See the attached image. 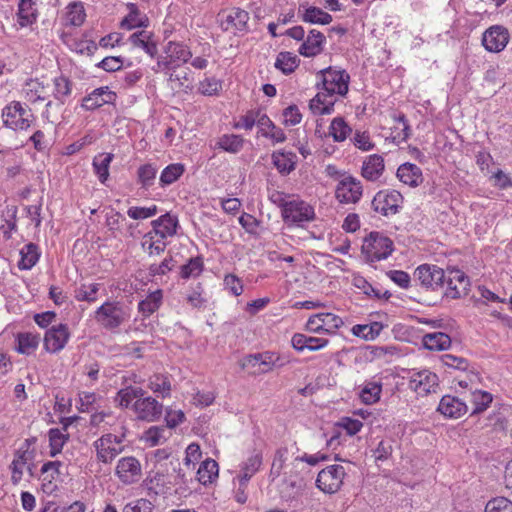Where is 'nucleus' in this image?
<instances>
[{
	"label": "nucleus",
	"mask_w": 512,
	"mask_h": 512,
	"mask_svg": "<svg viewBox=\"0 0 512 512\" xmlns=\"http://www.w3.org/2000/svg\"><path fill=\"white\" fill-rule=\"evenodd\" d=\"M398 179L410 186L417 187L423 182V175L421 169L413 163H403L397 169Z\"/></svg>",
	"instance_id": "nucleus-26"
},
{
	"label": "nucleus",
	"mask_w": 512,
	"mask_h": 512,
	"mask_svg": "<svg viewBox=\"0 0 512 512\" xmlns=\"http://www.w3.org/2000/svg\"><path fill=\"white\" fill-rule=\"evenodd\" d=\"M249 20V14L240 8H232L226 15V31L234 29L236 31H244Z\"/></svg>",
	"instance_id": "nucleus-36"
},
{
	"label": "nucleus",
	"mask_w": 512,
	"mask_h": 512,
	"mask_svg": "<svg viewBox=\"0 0 512 512\" xmlns=\"http://www.w3.org/2000/svg\"><path fill=\"white\" fill-rule=\"evenodd\" d=\"M282 215L286 221L304 222L313 220L315 212L308 203L302 200H293L284 204Z\"/></svg>",
	"instance_id": "nucleus-19"
},
{
	"label": "nucleus",
	"mask_w": 512,
	"mask_h": 512,
	"mask_svg": "<svg viewBox=\"0 0 512 512\" xmlns=\"http://www.w3.org/2000/svg\"><path fill=\"white\" fill-rule=\"evenodd\" d=\"M48 435L50 456L54 457L61 452L64 444L68 439V436L58 428L50 429Z\"/></svg>",
	"instance_id": "nucleus-48"
},
{
	"label": "nucleus",
	"mask_w": 512,
	"mask_h": 512,
	"mask_svg": "<svg viewBox=\"0 0 512 512\" xmlns=\"http://www.w3.org/2000/svg\"><path fill=\"white\" fill-rule=\"evenodd\" d=\"M123 512H154V505L150 500L140 498L126 504Z\"/></svg>",
	"instance_id": "nucleus-61"
},
{
	"label": "nucleus",
	"mask_w": 512,
	"mask_h": 512,
	"mask_svg": "<svg viewBox=\"0 0 512 512\" xmlns=\"http://www.w3.org/2000/svg\"><path fill=\"white\" fill-rule=\"evenodd\" d=\"M441 362L446 367H449V368H452L455 370H460V371H465L469 367V362L467 359H465L463 357H458V356H455L452 354L442 355Z\"/></svg>",
	"instance_id": "nucleus-58"
},
{
	"label": "nucleus",
	"mask_w": 512,
	"mask_h": 512,
	"mask_svg": "<svg viewBox=\"0 0 512 512\" xmlns=\"http://www.w3.org/2000/svg\"><path fill=\"white\" fill-rule=\"evenodd\" d=\"M450 344L449 335L443 332L428 333L423 336V345L428 350H445Z\"/></svg>",
	"instance_id": "nucleus-39"
},
{
	"label": "nucleus",
	"mask_w": 512,
	"mask_h": 512,
	"mask_svg": "<svg viewBox=\"0 0 512 512\" xmlns=\"http://www.w3.org/2000/svg\"><path fill=\"white\" fill-rule=\"evenodd\" d=\"M174 265H175V263H174V260L172 257L165 258L159 264H151L148 269L149 274L151 276L165 275L173 269Z\"/></svg>",
	"instance_id": "nucleus-63"
},
{
	"label": "nucleus",
	"mask_w": 512,
	"mask_h": 512,
	"mask_svg": "<svg viewBox=\"0 0 512 512\" xmlns=\"http://www.w3.org/2000/svg\"><path fill=\"white\" fill-rule=\"evenodd\" d=\"M362 250L369 256L371 261H380L386 259L392 253L393 242L378 232H371L365 238Z\"/></svg>",
	"instance_id": "nucleus-8"
},
{
	"label": "nucleus",
	"mask_w": 512,
	"mask_h": 512,
	"mask_svg": "<svg viewBox=\"0 0 512 512\" xmlns=\"http://www.w3.org/2000/svg\"><path fill=\"white\" fill-rule=\"evenodd\" d=\"M298 13L302 21L310 24L328 25L332 22V16L319 7L301 5Z\"/></svg>",
	"instance_id": "nucleus-28"
},
{
	"label": "nucleus",
	"mask_w": 512,
	"mask_h": 512,
	"mask_svg": "<svg viewBox=\"0 0 512 512\" xmlns=\"http://www.w3.org/2000/svg\"><path fill=\"white\" fill-rule=\"evenodd\" d=\"M299 63L300 59L297 55L292 52L283 51L277 55L274 66L282 73L289 75L295 71Z\"/></svg>",
	"instance_id": "nucleus-38"
},
{
	"label": "nucleus",
	"mask_w": 512,
	"mask_h": 512,
	"mask_svg": "<svg viewBox=\"0 0 512 512\" xmlns=\"http://www.w3.org/2000/svg\"><path fill=\"white\" fill-rule=\"evenodd\" d=\"M35 451L30 449L29 440L25 442L15 451L13 460L9 465L11 471V482L13 485H18L24 475L26 466L34 460Z\"/></svg>",
	"instance_id": "nucleus-9"
},
{
	"label": "nucleus",
	"mask_w": 512,
	"mask_h": 512,
	"mask_svg": "<svg viewBox=\"0 0 512 512\" xmlns=\"http://www.w3.org/2000/svg\"><path fill=\"white\" fill-rule=\"evenodd\" d=\"M148 388L158 397L170 396L172 385L170 376L162 373H155L148 379Z\"/></svg>",
	"instance_id": "nucleus-30"
},
{
	"label": "nucleus",
	"mask_w": 512,
	"mask_h": 512,
	"mask_svg": "<svg viewBox=\"0 0 512 512\" xmlns=\"http://www.w3.org/2000/svg\"><path fill=\"white\" fill-rule=\"evenodd\" d=\"M2 119L4 126L7 128L26 130L32 125L34 115L26 104L12 101L3 108Z\"/></svg>",
	"instance_id": "nucleus-3"
},
{
	"label": "nucleus",
	"mask_w": 512,
	"mask_h": 512,
	"mask_svg": "<svg viewBox=\"0 0 512 512\" xmlns=\"http://www.w3.org/2000/svg\"><path fill=\"white\" fill-rule=\"evenodd\" d=\"M124 435L118 436L112 433L102 435L94 442L97 460L108 464L111 463L124 449Z\"/></svg>",
	"instance_id": "nucleus-5"
},
{
	"label": "nucleus",
	"mask_w": 512,
	"mask_h": 512,
	"mask_svg": "<svg viewBox=\"0 0 512 512\" xmlns=\"http://www.w3.org/2000/svg\"><path fill=\"white\" fill-rule=\"evenodd\" d=\"M493 400L492 395L486 391H475L472 394V415L485 411Z\"/></svg>",
	"instance_id": "nucleus-50"
},
{
	"label": "nucleus",
	"mask_w": 512,
	"mask_h": 512,
	"mask_svg": "<svg viewBox=\"0 0 512 512\" xmlns=\"http://www.w3.org/2000/svg\"><path fill=\"white\" fill-rule=\"evenodd\" d=\"M165 431L162 426H152L144 432L142 440L151 447L157 446L166 440Z\"/></svg>",
	"instance_id": "nucleus-51"
},
{
	"label": "nucleus",
	"mask_w": 512,
	"mask_h": 512,
	"mask_svg": "<svg viewBox=\"0 0 512 512\" xmlns=\"http://www.w3.org/2000/svg\"><path fill=\"white\" fill-rule=\"evenodd\" d=\"M202 458V452L200 446L197 443H191L186 448V456L184 458V466L187 469L194 470L195 465Z\"/></svg>",
	"instance_id": "nucleus-57"
},
{
	"label": "nucleus",
	"mask_w": 512,
	"mask_h": 512,
	"mask_svg": "<svg viewBox=\"0 0 512 512\" xmlns=\"http://www.w3.org/2000/svg\"><path fill=\"white\" fill-rule=\"evenodd\" d=\"M116 100V93L109 90L107 86L94 89L82 100V108L95 110L104 104H112Z\"/></svg>",
	"instance_id": "nucleus-22"
},
{
	"label": "nucleus",
	"mask_w": 512,
	"mask_h": 512,
	"mask_svg": "<svg viewBox=\"0 0 512 512\" xmlns=\"http://www.w3.org/2000/svg\"><path fill=\"white\" fill-rule=\"evenodd\" d=\"M66 21L72 26H80L85 19L84 7L81 4L73 3L67 7Z\"/></svg>",
	"instance_id": "nucleus-54"
},
{
	"label": "nucleus",
	"mask_w": 512,
	"mask_h": 512,
	"mask_svg": "<svg viewBox=\"0 0 512 512\" xmlns=\"http://www.w3.org/2000/svg\"><path fill=\"white\" fill-rule=\"evenodd\" d=\"M115 474L123 484H134L141 478V464L139 460L133 456L122 457L117 462Z\"/></svg>",
	"instance_id": "nucleus-11"
},
{
	"label": "nucleus",
	"mask_w": 512,
	"mask_h": 512,
	"mask_svg": "<svg viewBox=\"0 0 512 512\" xmlns=\"http://www.w3.org/2000/svg\"><path fill=\"white\" fill-rule=\"evenodd\" d=\"M395 125L393 126L392 135L394 139H398L400 141H405L408 139L410 133V127L407 123L404 114L394 115L393 116Z\"/></svg>",
	"instance_id": "nucleus-53"
},
{
	"label": "nucleus",
	"mask_w": 512,
	"mask_h": 512,
	"mask_svg": "<svg viewBox=\"0 0 512 512\" xmlns=\"http://www.w3.org/2000/svg\"><path fill=\"white\" fill-rule=\"evenodd\" d=\"M37 19V9L33 0H19L17 22L21 27L32 25Z\"/></svg>",
	"instance_id": "nucleus-33"
},
{
	"label": "nucleus",
	"mask_w": 512,
	"mask_h": 512,
	"mask_svg": "<svg viewBox=\"0 0 512 512\" xmlns=\"http://www.w3.org/2000/svg\"><path fill=\"white\" fill-rule=\"evenodd\" d=\"M129 41L134 47L141 48L151 57H155L158 53L157 45L153 40L151 32L146 30L135 32L130 35Z\"/></svg>",
	"instance_id": "nucleus-29"
},
{
	"label": "nucleus",
	"mask_w": 512,
	"mask_h": 512,
	"mask_svg": "<svg viewBox=\"0 0 512 512\" xmlns=\"http://www.w3.org/2000/svg\"><path fill=\"white\" fill-rule=\"evenodd\" d=\"M414 277L422 287L435 290L443 285L445 272L436 265L423 264L415 270Z\"/></svg>",
	"instance_id": "nucleus-13"
},
{
	"label": "nucleus",
	"mask_w": 512,
	"mask_h": 512,
	"mask_svg": "<svg viewBox=\"0 0 512 512\" xmlns=\"http://www.w3.org/2000/svg\"><path fill=\"white\" fill-rule=\"evenodd\" d=\"M218 476V464L212 459L202 461L196 471V479L203 485L212 483Z\"/></svg>",
	"instance_id": "nucleus-37"
},
{
	"label": "nucleus",
	"mask_w": 512,
	"mask_h": 512,
	"mask_svg": "<svg viewBox=\"0 0 512 512\" xmlns=\"http://www.w3.org/2000/svg\"><path fill=\"white\" fill-rule=\"evenodd\" d=\"M157 207L155 205L151 207H130L127 214L134 220H144L149 217L156 215Z\"/></svg>",
	"instance_id": "nucleus-62"
},
{
	"label": "nucleus",
	"mask_w": 512,
	"mask_h": 512,
	"mask_svg": "<svg viewBox=\"0 0 512 512\" xmlns=\"http://www.w3.org/2000/svg\"><path fill=\"white\" fill-rule=\"evenodd\" d=\"M132 408L137 419L146 422L158 421L163 413V405L151 396L137 399Z\"/></svg>",
	"instance_id": "nucleus-15"
},
{
	"label": "nucleus",
	"mask_w": 512,
	"mask_h": 512,
	"mask_svg": "<svg viewBox=\"0 0 512 512\" xmlns=\"http://www.w3.org/2000/svg\"><path fill=\"white\" fill-rule=\"evenodd\" d=\"M288 449L286 447L279 448L274 455V459L271 465L270 475L278 477L284 467L287 460Z\"/></svg>",
	"instance_id": "nucleus-59"
},
{
	"label": "nucleus",
	"mask_w": 512,
	"mask_h": 512,
	"mask_svg": "<svg viewBox=\"0 0 512 512\" xmlns=\"http://www.w3.org/2000/svg\"><path fill=\"white\" fill-rule=\"evenodd\" d=\"M241 203L237 198L226 199V222L238 221L239 224H251L252 220L254 224H258V221L251 215L244 212H240Z\"/></svg>",
	"instance_id": "nucleus-32"
},
{
	"label": "nucleus",
	"mask_w": 512,
	"mask_h": 512,
	"mask_svg": "<svg viewBox=\"0 0 512 512\" xmlns=\"http://www.w3.org/2000/svg\"><path fill=\"white\" fill-rule=\"evenodd\" d=\"M382 385L378 382L367 383L360 392V398L365 404H374L380 399Z\"/></svg>",
	"instance_id": "nucleus-47"
},
{
	"label": "nucleus",
	"mask_w": 512,
	"mask_h": 512,
	"mask_svg": "<svg viewBox=\"0 0 512 512\" xmlns=\"http://www.w3.org/2000/svg\"><path fill=\"white\" fill-rule=\"evenodd\" d=\"M128 14L121 21L123 29L132 30L135 28H145L149 24V19L145 13L141 12L136 4L128 3Z\"/></svg>",
	"instance_id": "nucleus-27"
},
{
	"label": "nucleus",
	"mask_w": 512,
	"mask_h": 512,
	"mask_svg": "<svg viewBox=\"0 0 512 512\" xmlns=\"http://www.w3.org/2000/svg\"><path fill=\"white\" fill-rule=\"evenodd\" d=\"M381 329V324L374 322L371 325H355L352 328V332L357 337L372 340L379 335Z\"/></svg>",
	"instance_id": "nucleus-52"
},
{
	"label": "nucleus",
	"mask_w": 512,
	"mask_h": 512,
	"mask_svg": "<svg viewBox=\"0 0 512 512\" xmlns=\"http://www.w3.org/2000/svg\"><path fill=\"white\" fill-rule=\"evenodd\" d=\"M63 463L60 461H48L41 467V473L44 475V480L51 482L61 475V468Z\"/></svg>",
	"instance_id": "nucleus-60"
},
{
	"label": "nucleus",
	"mask_w": 512,
	"mask_h": 512,
	"mask_svg": "<svg viewBox=\"0 0 512 512\" xmlns=\"http://www.w3.org/2000/svg\"><path fill=\"white\" fill-rule=\"evenodd\" d=\"M343 325L342 319L332 313H319L311 316L306 323V330L311 333H334Z\"/></svg>",
	"instance_id": "nucleus-17"
},
{
	"label": "nucleus",
	"mask_w": 512,
	"mask_h": 512,
	"mask_svg": "<svg viewBox=\"0 0 512 512\" xmlns=\"http://www.w3.org/2000/svg\"><path fill=\"white\" fill-rule=\"evenodd\" d=\"M345 475L346 471L342 465L327 466L318 473L316 486L324 493L334 494L343 485Z\"/></svg>",
	"instance_id": "nucleus-7"
},
{
	"label": "nucleus",
	"mask_w": 512,
	"mask_h": 512,
	"mask_svg": "<svg viewBox=\"0 0 512 512\" xmlns=\"http://www.w3.org/2000/svg\"><path fill=\"white\" fill-rule=\"evenodd\" d=\"M351 132V127L342 117L334 118L329 126V135L332 136L333 140L336 142H342L346 140Z\"/></svg>",
	"instance_id": "nucleus-43"
},
{
	"label": "nucleus",
	"mask_w": 512,
	"mask_h": 512,
	"mask_svg": "<svg viewBox=\"0 0 512 512\" xmlns=\"http://www.w3.org/2000/svg\"><path fill=\"white\" fill-rule=\"evenodd\" d=\"M403 203V196L396 190L379 191L372 200L374 210L387 216L396 214Z\"/></svg>",
	"instance_id": "nucleus-10"
},
{
	"label": "nucleus",
	"mask_w": 512,
	"mask_h": 512,
	"mask_svg": "<svg viewBox=\"0 0 512 512\" xmlns=\"http://www.w3.org/2000/svg\"><path fill=\"white\" fill-rule=\"evenodd\" d=\"M162 300L163 292L161 289H157L149 293L145 299L139 302L138 311L144 317H149L160 308Z\"/></svg>",
	"instance_id": "nucleus-34"
},
{
	"label": "nucleus",
	"mask_w": 512,
	"mask_h": 512,
	"mask_svg": "<svg viewBox=\"0 0 512 512\" xmlns=\"http://www.w3.org/2000/svg\"><path fill=\"white\" fill-rule=\"evenodd\" d=\"M438 385V376L429 370L412 373L409 381L410 389L420 396L436 392Z\"/></svg>",
	"instance_id": "nucleus-18"
},
{
	"label": "nucleus",
	"mask_w": 512,
	"mask_h": 512,
	"mask_svg": "<svg viewBox=\"0 0 512 512\" xmlns=\"http://www.w3.org/2000/svg\"><path fill=\"white\" fill-rule=\"evenodd\" d=\"M16 351L20 354H33L40 343V336L31 332L18 333L16 336Z\"/></svg>",
	"instance_id": "nucleus-31"
},
{
	"label": "nucleus",
	"mask_w": 512,
	"mask_h": 512,
	"mask_svg": "<svg viewBox=\"0 0 512 512\" xmlns=\"http://www.w3.org/2000/svg\"><path fill=\"white\" fill-rule=\"evenodd\" d=\"M325 42V36L320 31L312 29L300 45L298 52L305 57L317 56L323 51Z\"/></svg>",
	"instance_id": "nucleus-23"
},
{
	"label": "nucleus",
	"mask_w": 512,
	"mask_h": 512,
	"mask_svg": "<svg viewBox=\"0 0 512 512\" xmlns=\"http://www.w3.org/2000/svg\"><path fill=\"white\" fill-rule=\"evenodd\" d=\"M184 166L180 163L168 165L160 175V183L162 186L174 183L183 173Z\"/></svg>",
	"instance_id": "nucleus-49"
},
{
	"label": "nucleus",
	"mask_w": 512,
	"mask_h": 512,
	"mask_svg": "<svg viewBox=\"0 0 512 512\" xmlns=\"http://www.w3.org/2000/svg\"><path fill=\"white\" fill-rule=\"evenodd\" d=\"M324 92H319L310 100L309 108L315 115L330 114L334 110V94L341 96L348 92L349 75L344 70L328 67L321 71Z\"/></svg>",
	"instance_id": "nucleus-1"
},
{
	"label": "nucleus",
	"mask_w": 512,
	"mask_h": 512,
	"mask_svg": "<svg viewBox=\"0 0 512 512\" xmlns=\"http://www.w3.org/2000/svg\"><path fill=\"white\" fill-rule=\"evenodd\" d=\"M385 169L384 159L381 155L373 154L366 157L361 168V175L368 181L378 180Z\"/></svg>",
	"instance_id": "nucleus-25"
},
{
	"label": "nucleus",
	"mask_w": 512,
	"mask_h": 512,
	"mask_svg": "<svg viewBox=\"0 0 512 512\" xmlns=\"http://www.w3.org/2000/svg\"><path fill=\"white\" fill-rule=\"evenodd\" d=\"M157 168L151 164H145L138 169V179L143 187H149L154 183Z\"/></svg>",
	"instance_id": "nucleus-56"
},
{
	"label": "nucleus",
	"mask_w": 512,
	"mask_h": 512,
	"mask_svg": "<svg viewBox=\"0 0 512 512\" xmlns=\"http://www.w3.org/2000/svg\"><path fill=\"white\" fill-rule=\"evenodd\" d=\"M164 54L158 58L156 66L153 67L155 72L176 70L192 57V53L186 45L173 41L168 42Z\"/></svg>",
	"instance_id": "nucleus-4"
},
{
	"label": "nucleus",
	"mask_w": 512,
	"mask_h": 512,
	"mask_svg": "<svg viewBox=\"0 0 512 512\" xmlns=\"http://www.w3.org/2000/svg\"><path fill=\"white\" fill-rule=\"evenodd\" d=\"M98 396L93 392H82L79 394L80 410L82 412H90L94 409V405L98 400Z\"/></svg>",
	"instance_id": "nucleus-64"
},
{
	"label": "nucleus",
	"mask_w": 512,
	"mask_h": 512,
	"mask_svg": "<svg viewBox=\"0 0 512 512\" xmlns=\"http://www.w3.org/2000/svg\"><path fill=\"white\" fill-rule=\"evenodd\" d=\"M438 411L448 418H459L467 413L468 407L466 403L457 397L445 395L442 397Z\"/></svg>",
	"instance_id": "nucleus-24"
},
{
	"label": "nucleus",
	"mask_w": 512,
	"mask_h": 512,
	"mask_svg": "<svg viewBox=\"0 0 512 512\" xmlns=\"http://www.w3.org/2000/svg\"><path fill=\"white\" fill-rule=\"evenodd\" d=\"M204 269V263L201 257H192L187 263L180 267L179 275L182 279H191L198 277Z\"/></svg>",
	"instance_id": "nucleus-44"
},
{
	"label": "nucleus",
	"mask_w": 512,
	"mask_h": 512,
	"mask_svg": "<svg viewBox=\"0 0 512 512\" xmlns=\"http://www.w3.org/2000/svg\"><path fill=\"white\" fill-rule=\"evenodd\" d=\"M445 280L447 283L445 296L447 298L459 299L467 294L470 282L463 271L459 269L450 270Z\"/></svg>",
	"instance_id": "nucleus-20"
},
{
	"label": "nucleus",
	"mask_w": 512,
	"mask_h": 512,
	"mask_svg": "<svg viewBox=\"0 0 512 512\" xmlns=\"http://www.w3.org/2000/svg\"><path fill=\"white\" fill-rule=\"evenodd\" d=\"M270 351L247 355L242 361V368L250 374L260 375L271 372Z\"/></svg>",
	"instance_id": "nucleus-21"
},
{
	"label": "nucleus",
	"mask_w": 512,
	"mask_h": 512,
	"mask_svg": "<svg viewBox=\"0 0 512 512\" xmlns=\"http://www.w3.org/2000/svg\"><path fill=\"white\" fill-rule=\"evenodd\" d=\"M112 160L113 154L111 153L99 154L93 159V169L101 183H105L109 177V166Z\"/></svg>",
	"instance_id": "nucleus-42"
},
{
	"label": "nucleus",
	"mask_w": 512,
	"mask_h": 512,
	"mask_svg": "<svg viewBox=\"0 0 512 512\" xmlns=\"http://www.w3.org/2000/svg\"><path fill=\"white\" fill-rule=\"evenodd\" d=\"M509 38L507 28L502 25H493L483 33L482 44L487 51L498 53L505 49Z\"/></svg>",
	"instance_id": "nucleus-16"
},
{
	"label": "nucleus",
	"mask_w": 512,
	"mask_h": 512,
	"mask_svg": "<svg viewBox=\"0 0 512 512\" xmlns=\"http://www.w3.org/2000/svg\"><path fill=\"white\" fill-rule=\"evenodd\" d=\"M485 512H512V502L505 497H496L488 501Z\"/></svg>",
	"instance_id": "nucleus-55"
},
{
	"label": "nucleus",
	"mask_w": 512,
	"mask_h": 512,
	"mask_svg": "<svg viewBox=\"0 0 512 512\" xmlns=\"http://www.w3.org/2000/svg\"><path fill=\"white\" fill-rule=\"evenodd\" d=\"M129 317L128 310L120 301H106L94 312V320L106 330L119 328Z\"/></svg>",
	"instance_id": "nucleus-2"
},
{
	"label": "nucleus",
	"mask_w": 512,
	"mask_h": 512,
	"mask_svg": "<svg viewBox=\"0 0 512 512\" xmlns=\"http://www.w3.org/2000/svg\"><path fill=\"white\" fill-rule=\"evenodd\" d=\"M72 82L65 76L61 75L54 79L53 95L56 100L64 104L65 100L71 95Z\"/></svg>",
	"instance_id": "nucleus-46"
},
{
	"label": "nucleus",
	"mask_w": 512,
	"mask_h": 512,
	"mask_svg": "<svg viewBox=\"0 0 512 512\" xmlns=\"http://www.w3.org/2000/svg\"><path fill=\"white\" fill-rule=\"evenodd\" d=\"M70 339V331L66 324L51 326L44 335V349L49 353L63 350Z\"/></svg>",
	"instance_id": "nucleus-12"
},
{
	"label": "nucleus",
	"mask_w": 512,
	"mask_h": 512,
	"mask_svg": "<svg viewBox=\"0 0 512 512\" xmlns=\"http://www.w3.org/2000/svg\"><path fill=\"white\" fill-rule=\"evenodd\" d=\"M262 465V454L259 452L253 453L241 465V473L236 479H242V484H247L254 474L257 473Z\"/></svg>",
	"instance_id": "nucleus-35"
},
{
	"label": "nucleus",
	"mask_w": 512,
	"mask_h": 512,
	"mask_svg": "<svg viewBox=\"0 0 512 512\" xmlns=\"http://www.w3.org/2000/svg\"><path fill=\"white\" fill-rule=\"evenodd\" d=\"M363 187L360 180L344 176L337 184L335 195L341 203H356L360 200Z\"/></svg>",
	"instance_id": "nucleus-14"
},
{
	"label": "nucleus",
	"mask_w": 512,
	"mask_h": 512,
	"mask_svg": "<svg viewBox=\"0 0 512 512\" xmlns=\"http://www.w3.org/2000/svg\"><path fill=\"white\" fill-rule=\"evenodd\" d=\"M177 232V226H153L145 233L142 247L149 255H159L166 248L167 236H173Z\"/></svg>",
	"instance_id": "nucleus-6"
},
{
	"label": "nucleus",
	"mask_w": 512,
	"mask_h": 512,
	"mask_svg": "<svg viewBox=\"0 0 512 512\" xmlns=\"http://www.w3.org/2000/svg\"><path fill=\"white\" fill-rule=\"evenodd\" d=\"M20 256L21 259L18 263L19 269L29 270L38 262L40 254L37 246L33 243H29L20 250Z\"/></svg>",
	"instance_id": "nucleus-41"
},
{
	"label": "nucleus",
	"mask_w": 512,
	"mask_h": 512,
	"mask_svg": "<svg viewBox=\"0 0 512 512\" xmlns=\"http://www.w3.org/2000/svg\"><path fill=\"white\" fill-rule=\"evenodd\" d=\"M296 155L292 152H274L272 154L273 164L282 174H289L295 169Z\"/></svg>",
	"instance_id": "nucleus-40"
},
{
	"label": "nucleus",
	"mask_w": 512,
	"mask_h": 512,
	"mask_svg": "<svg viewBox=\"0 0 512 512\" xmlns=\"http://www.w3.org/2000/svg\"><path fill=\"white\" fill-rule=\"evenodd\" d=\"M101 284L99 283H83L75 290V298L78 301L95 302L98 299V292Z\"/></svg>",
	"instance_id": "nucleus-45"
}]
</instances>
